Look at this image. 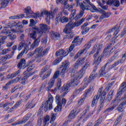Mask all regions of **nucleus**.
Here are the masks:
<instances>
[{
  "instance_id": "nucleus-1",
  "label": "nucleus",
  "mask_w": 126,
  "mask_h": 126,
  "mask_svg": "<svg viewBox=\"0 0 126 126\" xmlns=\"http://www.w3.org/2000/svg\"><path fill=\"white\" fill-rule=\"evenodd\" d=\"M89 66V63H86L80 70L78 73L74 75V76L71 79V82L70 84H67L66 85H64L61 90V93H63L61 94V97H64L66 94L68 93V88L70 86H77L78 84L80 83L79 79L83 76L84 73H85V70L88 68Z\"/></svg>"
},
{
  "instance_id": "nucleus-2",
  "label": "nucleus",
  "mask_w": 126,
  "mask_h": 126,
  "mask_svg": "<svg viewBox=\"0 0 126 126\" xmlns=\"http://www.w3.org/2000/svg\"><path fill=\"white\" fill-rule=\"evenodd\" d=\"M39 26L40 27V31L38 32V38L35 39L34 42L32 44L31 47L32 48H35V47H37L38 45H39V43L41 41V37L43 35V33H46L47 32V31L50 30V27L47 26V25L45 24H40Z\"/></svg>"
},
{
  "instance_id": "nucleus-3",
  "label": "nucleus",
  "mask_w": 126,
  "mask_h": 126,
  "mask_svg": "<svg viewBox=\"0 0 126 126\" xmlns=\"http://www.w3.org/2000/svg\"><path fill=\"white\" fill-rule=\"evenodd\" d=\"M68 55V51L67 49H65L64 51L63 50L61 49L59 50L58 51H57L56 53V57H59L57 59H56L54 62L53 63L54 65H56V64H58L59 63L62 62V60H63V57H66Z\"/></svg>"
},
{
  "instance_id": "nucleus-4",
  "label": "nucleus",
  "mask_w": 126,
  "mask_h": 126,
  "mask_svg": "<svg viewBox=\"0 0 126 126\" xmlns=\"http://www.w3.org/2000/svg\"><path fill=\"white\" fill-rule=\"evenodd\" d=\"M86 109L83 112V113L81 115L80 117V121L82 122H84L86 121L90 116H92L94 114V111H89V109H90V106L87 105L86 107Z\"/></svg>"
},
{
  "instance_id": "nucleus-5",
  "label": "nucleus",
  "mask_w": 126,
  "mask_h": 126,
  "mask_svg": "<svg viewBox=\"0 0 126 126\" xmlns=\"http://www.w3.org/2000/svg\"><path fill=\"white\" fill-rule=\"evenodd\" d=\"M50 50V48H46L44 49L42 47H39L36 48L34 51L35 58H40V57H43L44 55L47 54Z\"/></svg>"
},
{
  "instance_id": "nucleus-6",
  "label": "nucleus",
  "mask_w": 126,
  "mask_h": 126,
  "mask_svg": "<svg viewBox=\"0 0 126 126\" xmlns=\"http://www.w3.org/2000/svg\"><path fill=\"white\" fill-rule=\"evenodd\" d=\"M54 102V97L51 94H48V100L46 101L45 104V111H48V108L49 110H52L53 109V103Z\"/></svg>"
},
{
  "instance_id": "nucleus-7",
  "label": "nucleus",
  "mask_w": 126,
  "mask_h": 126,
  "mask_svg": "<svg viewBox=\"0 0 126 126\" xmlns=\"http://www.w3.org/2000/svg\"><path fill=\"white\" fill-rule=\"evenodd\" d=\"M25 13L27 18H37V17H39V13L33 12L32 10H31V7L29 6L25 9Z\"/></svg>"
},
{
  "instance_id": "nucleus-8",
  "label": "nucleus",
  "mask_w": 126,
  "mask_h": 126,
  "mask_svg": "<svg viewBox=\"0 0 126 126\" xmlns=\"http://www.w3.org/2000/svg\"><path fill=\"white\" fill-rule=\"evenodd\" d=\"M90 6H86L83 4V3H80V7L81 9H86L87 10H90L91 12H95L97 11V8L96 6H95L92 3H90Z\"/></svg>"
},
{
  "instance_id": "nucleus-9",
  "label": "nucleus",
  "mask_w": 126,
  "mask_h": 126,
  "mask_svg": "<svg viewBox=\"0 0 126 126\" xmlns=\"http://www.w3.org/2000/svg\"><path fill=\"white\" fill-rule=\"evenodd\" d=\"M32 69H33V68H32V66H31L28 68L26 72H24V74H27V75L22 79V81H21L22 84L23 85L25 84V82H26V80H27V77H29V76H31V75H33V74L36 72V71H34L32 73H28V72H29L30 70H32Z\"/></svg>"
},
{
  "instance_id": "nucleus-10",
  "label": "nucleus",
  "mask_w": 126,
  "mask_h": 126,
  "mask_svg": "<svg viewBox=\"0 0 126 126\" xmlns=\"http://www.w3.org/2000/svg\"><path fill=\"white\" fill-rule=\"evenodd\" d=\"M103 90V88L101 87L99 90L98 92L97 93V94L96 95H95L93 99L92 102V107H94V106H95L97 104V102H98V100L99 99V98L100 97H102V91Z\"/></svg>"
},
{
  "instance_id": "nucleus-11",
  "label": "nucleus",
  "mask_w": 126,
  "mask_h": 126,
  "mask_svg": "<svg viewBox=\"0 0 126 126\" xmlns=\"http://www.w3.org/2000/svg\"><path fill=\"white\" fill-rule=\"evenodd\" d=\"M69 65V62L67 61H65L62 64V65L60 66L61 68H62V71L61 72V74L62 76H64V73H65V71H66V69L68 68V66Z\"/></svg>"
},
{
  "instance_id": "nucleus-12",
  "label": "nucleus",
  "mask_w": 126,
  "mask_h": 126,
  "mask_svg": "<svg viewBox=\"0 0 126 126\" xmlns=\"http://www.w3.org/2000/svg\"><path fill=\"white\" fill-rule=\"evenodd\" d=\"M39 31H41V27H40V29L37 27H34L33 28V31L29 34L30 38L33 39V40H35L37 38L36 32H38V34H39Z\"/></svg>"
},
{
  "instance_id": "nucleus-13",
  "label": "nucleus",
  "mask_w": 126,
  "mask_h": 126,
  "mask_svg": "<svg viewBox=\"0 0 126 126\" xmlns=\"http://www.w3.org/2000/svg\"><path fill=\"white\" fill-rule=\"evenodd\" d=\"M91 47V44L89 43L88 44H86L85 45V48H84L82 50H80L78 52V53L75 56L74 59H77V58H78L79 57H80V56H81V55H82V54H83V53H84V52H86V51H87V50H89V49H90Z\"/></svg>"
},
{
  "instance_id": "nucleus-14",
  "label": "nucleus",
  "mask_w": 126,
  "mask_h": 126,
  "mask_svg": "<svg viewBox=\"0 0 126 126\" xmlns=\"http://www.w3.org/2000/svg\"><path fill=\"white\" fill-rule=\"evenodd\" d=\"M126 55L124 54V55L122 57V58L121 60H118L114 64H113L111 65H110L109 68L110 69L114 68V67H115V66H117V65H118V64H120V63H124V62L126 61Z\"/></svg>"
},
{
  "instance_id": "nucleus-15",
  "label": "nucleus",
  "mask_w": 126,
  "mask_h": 126,
  "mask_svg": "<svg viewBox=\"0 0 126 126\" xmlns=\"http://www.w3.org/2000/svg\"><path fill=\"white\" fill-rule=\"evenodd\" d=\"M13 1V0H1L0 1V4L1 6L0 7V9L1 8H5L9 3H11Z\"/></svg>"
},
{
  "instance_id": "nucleus-16",
  "label": "nucleus",
  "mask_w": 126,
  "mask_h": 126,
  "mask_svg": "<svg viewBox=\"0 0 126 126\" xmlns=\"http://www.w3.org/2000/svg\"><path fill=\"white\" fill-rule=\"evenodd\" d=\"M106 95V92L104 91L102 93V96L100 97V102L98 107V112H100L102 110V108L104 107V100H105V96Z\"/></svg>"
},
{
  "instance_id": "nucleus-17",
  "label": "nucleus",
  "mask_w": 126,
  "mask_h": 126,
  "mask_svg": "<svg viewBox=\"0 0 126 126\" xmlns=\"http://www.w3.org/2000/svg\"><path fill=\"white\" fill-rule=\"evenodd\" d=\"M87 87V85L85 84L83 87L80 88L79 89L76 90L73 93L72 95V98H74V97H76L77 95H78L80 92H82L85 88Z\"/></svg>"
},
{
  "instance_id": "nucleus-18",
  "label": "nucleus",
  "mask_w": 126,
  "mask_h": 126,
  "mask_svg": "<svg viewBox=\"0 0 126 126\" xmlns=\"http://www.w3.org/2000/svg\"><path fill=\"white\" fill-rule=\"evenodd\" d=\"M106 3L107 4H112L115 7H119L120 4H121L119 0H108Z\"/></svg>"
},
{
  "instance_id": "nucleus-19",
  "label": "nucleus",
  "mask_w": 126,
  "mask_h": 126,
  "mask_svg": "<svg viewBox=\"0 0 126 126\" xmlns=\"http://www.w3.org/2000/svg\"><path fill=\"white\" fill-rule=\"evenodd\" d=\"M20 78L19 77L16 78V79L10 81L8 83L6 84V85L3 87V90H6L7 88H8V85H10V84H12V83H17L20 80Z\"/></svg>"
},
{
  "instance_id": "nucleus-20",
  "label": "nucleus",
  "mask_w": 126,
  "mask_h": 126,
  "mask_svg": "<svg viewBox=\"0 0 126 126\" xmlns=\"http://www.w3.org/2000/svg\"><path fill=\"white\" fill-rule=\"evenodd\" d=\"M126 90V82H124L121 84L119 90L118 91L117 94L118 95H121L123 92H125Z\"/></svg>"
},
{
  "instance_id": "nucleus-21",
  "label": "nucleus",
  "mask_w": 126,
  "mask_h": 126,
  "mask_svg": "<svg viewBox=\"0 0 126 126\" xmlns=\"http://www.w3.org/2000/svg\"><path fill=\"white\" fill-rule=\"evenodd\" d=\"M78 112H79L77 111L76 109L72 110L68 116V119H69V120H73V119H74L75 117L77 116Z\"/></svg>"
},
{
  "instance_id": "nucleus-22",
  "label": "nucleus",
  "mask_w": 126,
  "mask_h": 126,
  "mask_svg": "<svg viewBox=\"0 0 126 126\" xmlns=\"http://www.w3.org/2000/svg\"><path fill=\"white\" fill-rule=\"evenodd\" d=\"M99 54V52L97 51L96 53L94 55V64L98 65L101 63V57H99L97 58V56Z\"/></svg>"
},
{
  "instance_id": "nucleus-23",
  "label": "nucleus",
  "mask_w": 126,
  "mask_h": 126,
  "mask_svg": "<svg viewBox=\"0 0 126 126\" xmlns=\"http://www.w3.org/2000/svg\"><path fill=\"white\" fill-rule=\"evenodd\" d=\"M83 38H79V36H77L74 38V40L72 41V44L75 46H78V45H81L82 43Z\"/></svg>"
},
{
  "instance_id": "nucleus-24",
  "label": "nucleus",
  "mask_w": 126,
  "mask_h": 126,
  "mask_svg": "<svg viewBox=\"0 0 126 126\" xmlns=\"http://www.w3.org/2000/svg\"><path fill=\"white\" fill-rule=\"evenodd\" d=\"M59 2L62 3L65 9H67L69 7V4L67 3V0H56V3L57 4Z\"/></svg>"
},
{
  "instance_id": "nucleus-25",
  "label": "nucleus",
  "mask_w": 126,
  "mask_h": 126,
  "mask_svg": "<svg viewBox=\"0 0 126 126\" xmlns=\"http://www.w3.org/2000/svg\"><path fill=\"white\" fill-rule=\"evenodd\" d=\"M18 68L24 69L26 67V61L25 59H22L20 61V62L17 65Z\"/></svg>"
},
{
  "instance_id": "nucleus-26",
  "label": "nucleus",
  "mask_w": 126,
  "mask_h": 126,
  "mask_svg": "<svg viewBox=\"0 0 126 126\" xmlns=\"http://www.w3.org/2000/svg\"><path fill=\"white\" fill-rule=\"evenodd\" d=\"M50 35L52 39H53V40H55V41L58 40L60 36V33H59V32H52L50 33Z\"/></svg>"
},
{
  "instance_id": "nucleus-27",
  "label": "nucleus",
  "mask_w": 126,
  "mask_h": 126,
  "mask_svg": "<svg viewBox=\"0 0 126 126\" xmlns=\"http://www.w3.org/2000/svg\"><path fill=\"white\" fill-rule=\"evenodd\" d=\"M97 69V68L94 69L93 71L92 72V74L90 76L88 80V82H90L92 81L94 79H95L96 78V76H97V74L95 73V72L96 71V70Z\"/></svg>"
},
{
  "instance_id": "nucleus-28",
  "label": "nucleus",
  "mask_w": 126,
  "mask_h": 126,
  "mask_svg": "<svg viewBox=\"0 0 126 126\" xmlns=\"http://www.w3.org/2000/svg\"><path fill=\"white\" fill-rule=\"evenodd\" d=\"M23 17H24V14H20L19 15L11 16L9 17V19L12 20V19H19L20 18H23Z\"/></svg>"
},
{
  "instance_id": "nucleus-29",
  "label": "nucleus",
  "mask_w": 126,
  "mask_h": 126,
  "mask_svg": "<svg viewBox=\"0 0 126 126\" xmlns=\"http://www.w3.org/2000/svg\"><path fill=\"white\" fill-rule=\"evenodd\" d=\"M84 20H85V19L82 18L81 20L76 21L75 23H74L75 27H78V26H80V25H81V24L84 22Z\"/></svg>"
},
{
  "instance_id": "nucleus-30",
  "label": "nucleus",
  "mask_w": 126,
  "mask_h": 126,
  "mask_svg": "<svg viewBox=\"0 0 126 126\" xmlns=\"http://www.w3.org/2000/svg\"><path fill=\"white\" fill-rule=\"evenodd\" d=\"M107 65V64H105ZM106 65L104 67H102L100 70L99 71V75L101 77H103L106 75V72H105V69H106Z\"/></svg>"
},
{
  "instance_id": "nucleus-31",
  "label": "nucleus",
  "mask_w": 126,
  "mask_h": 126,
  "mask_svg": "<svg viewBox=\"0 0 126 126\" xmlns=\"http://www.w3.org/2000/svg\"><path fill=\"white\" fill-rule=\"evenodd\" d=\"M63 32L64 33H66V34H70V33L72 32V29H71V28L66 25L64 29Z\"/></svg>"
},
{
  "instance_id": "nucleus-32",
  "label": "nucleus",
  "mask_w": 126,
  "mask_h": 126,
  "mask_svg": "<svg viewBox=\"0 0 126 126\" xmlns=\"http://www.w3.org/2000/svg\"><path fill=\"white\" fill-rule=\"evenodd\" d=\"M69 18H68V17H66L65 16H63L62 18H60V21L62 23H67V22H68V21H69Z\"/></svg>"
},
{
  "instance_id": "nucleus-33",
  "label": "nucleus",
  "mask_w": 126,
  "mask_h": 126,
  "mask_svg": "<svg viewBox=\"0 0 126 126\" xmlns=\"http://www.w3.org/2000/svg\"><path fill=\"white\" fill-rule=\"evenodd\" d=\"M84 14V9H82V10H81L79 14H78L74 18L75 20H77L78 19H79V18H81V17L83 16Z\"/></svg>"
},
{
  "instance_id": "nucleus-34",
  "label": "nucleus",
  "mask_w": 126,
  "mask_h": 126,
  "mask_svg": "<svg viewBox=\"0 0 126 126\" xmlns=\"http://www.w3.org/2000/svg\"><path fill=\"white\" fill-rule=\"evenodd\" d=\"M51 73H52V69H49L47 71V72L43 75L42 77L43 80H44V79H46V78H48V77H49V76L51 75Z\"/></svg>"
},
{
  "instance_id": "nucleus-35",
  "label": "nucleus",
  "mask_w": 126,
  "mask_h": 126,
  "mask_svg": "<svg viewBox=\"0 0 126 126\" xmlns=\"http://www.w3.org/2000/svg\"><path fill=\"white\" fill-rule=\"evenodd\" d=\"M57 118V114L54 113H51L50 116V123L52 124L53 122L56 121V119Z\"/></svg>"
},
{
  "instance_id": "nucleus-36",
  "label": "nucleus",
  "mask_w": 126,
  "mask_h": 126,
  "mask_svg": "<svg viewBox=\"0 0 126 126\" xmlns=\"http://www.w3.org/2000/svg\"><path fill=\"white\" fill-rule=\"evenodd\" d=\"M55 101L57 104H62V97L60 95L57 94L55 97Z\"/></svg>"
},
{
  "instance_id": "nucleus-37",
  "label": "nucleus",
  "mask_w": 126,
  "mask_h": 126,
  "mask_svg": "<svg viewBox=\"0 0 126 126\" xmlns=\"http://www.w3.org/2000/svg\"><path fill=\"white\" fill-rule=\"evenodd\" d=\"M61 111H62V104L58 103L57 107L54 108V112L58 113Z\"/></svg>"
},
{
  "instance_id": "nucleus-38",
  "label": "nucleus",
  "mask_w": 126,
  "mask_h": 126,
  "mask_svg": "<svg viewBox=\"0 0 126 126\" xmlns=\"http://www.w3.org/2000/svg\"><path fill=\"white\" fill-rule=\"evenodd\" d=\"M19 73H20V70H18L15 73H14L11 74L10 75H9L8 76H10V77L7 76V78H13V77H15V76H16L17 75H18V74H19Z\"/></svg>"
},
{
  "instance_id": "nucleus-39",
  "label": "nucleus",
  "mask_w": 126,
  "mask_h": 126,
  "mask_svg": "<svg viewBox=\"0 0 126 126\" xmlns=\"http://www.w3.org/2000/svg\"><path fill=\"white\" fill-rule=\"evenodd\" d=\"M55 79L52 78L51 79H50L48 85L49 87H53L54 85H55Z\"/></svg>"
},
{
  "instance_id": "nucleus-40",
  "label": "nucleus",
  "mask_w": 126,
  "mask_h": 126,
  "mask_svg": "<svg viewBox=\"0 0 126 126\" xmlns=\"http://www.w3.org/2000/svg\"><path fill=\"white\" fill-rule=\"evenodd\" d=\"M52 18H53V15H52V13L47 15L46 18H45V20L47 24H50V19H52Z\"/></svg>"
},
{
  "instance_id": "nucleus-41",
  "label": "nucleus",
  "mask_w": 126,
  "mask_h": 126,
  "mask_svg": "<svg viewBox=\"0 0 126 126\" xmlns=\"http://www.w3.org/2000/svg\"><path fill=\"white\" fill-rule=\"evenodd\" d=\"M26 107L29 109H32L35 107V104L32 101H30L27 104Z\"/></svg>"
},
{
  "instance_id": "nucleus-42",
  "label": "nucleus",
  "mask_w": 126,
  "mask_h": 126,
  "mask_svg": "<svg viewBox=\"0 0 126 126\" xmlns=\"http://www.w3.org/2000/svg\"><path fill=\"white\" fill-rule=\"evenodd\" d=\"M9 52H10V48L4 49L2 50L1 55H6V54H8Z\"/></svg>"
},
{
  "instance_id": "nucleus-43",
  "label": "nucleus",
  "mask_w": 126,
  "mask_h": 126,
  "mask_svg": "<svg viewBox=\"0 0 126 126\" xmlns=\"http://www.w3.org/2000/svg\"><path fill=\"white\" fill-rule=\"evenodd\" d=\"M68 27L73 29L74 28L75 25H74V23H73L72 21H70L69 23H67V24L66 25Z\"/></svg>"
},
{
  "instance_id": "nucleus-44",
  "label": "nucleus",
  "mask_w": 126,
  "mask_h": 126,
  "mask_svg": "<svg viewBox=\"0 0 126 126\" xmlns=\"http://www.w3.org/2000/svg\"><path fill=\"white\" fill-rule=\"evenodd\" d=\"M50 120H51V118L50 116L47 115L44 117V119L43 120L44 123L49 124L48 122H49Z\"/></svg>"
},
{
  "instance_id": "nucleus-45",
  "label": "nucleus",
  "mask_w": 126,
  "mask_h": 126,
  "mask_svg": "<svg viewBox=\"0 0 126 126\" xmlns=\"http://www.w3.org/2000/svg\"><path fill=\"white\" fill-rule=\"evenodd\" d=\"M95 48H97V52H99L102 48H103V44H99L98 43H96L94 45Z\"/></svg>"
},
{
  "instance_id": "nucleus-46",
  "label": "nucleus",
  "mask_w": 126,
  "mask_h": 126,
  "mask_svg": "<svg viewBox=\"0 0 126 126\" xmlns=\"http://www.w3.org/2000/svg\"><path fill=\"white\" fill-rule=\"evenodd\" d=\"M48 69H49V66H46L44 68H43L42 70L40 72V77H42V75H43V74L44 73V72H45V71H46L47 70H48Z\"/></svg>"
},
{
  "instance_id": "nucleus-47",
  "label": "nucleus",
  "mask_w": 126,
  "mask_h": 126,
  "mask_svg": "<svg viewBox=\"0 0 126 126\" xmlns=\"http://www.w3.org/2000/svg\"><path fill=\"white\" fill-rule=\"evenodd\" d=\"M59 76H60V71H56L55 72L53 77L52 78L55 80V79H57V78H58V77H59Z\"/></svg>"
},
{
  "instance_id": "nucleus-48",
  "label": "nucleus",
  "mask_w": 126,
  "mask_h": 126,
  "mask_svg": "<svg viewBox=\"0 0 126 126\" xmlns=\"http://www.w3.org/2000/svg\"><path fill=\"white\" fill-rule=\"evenodd\" d=\"M25 45V43H24L23 42L20 43L18 46V51H21V50H22V48H23V47H24Z\"/></svg>"
},
{
  "instance_id": "nucleus-49",
  "label": "nucleus",
  "mask_w": 126,
  "mask_h": 126,
  "mask_svg": "<svg viewBox=\"0 0 126 126\" xmlns=\"http://www.w3.org/2000/svg\"><path fill=\"white\" fill-rule=\"evenodd\" d=\"M111 51H109V47L105 48L104 49L103 53L105 55H107V56H110L111 55Z\"/></svg>"
},
{
  "instance_id": "nucleus-50",
  "label": "nucleus",
  "mask_w": 126,
  "mask_h": 126,
  "mask_svg": "<svg viewBox=\"0 0 126 126\" xmlns=\"http://www.w3.org/2000/svg\"><path fill=\"white\" fill-rule=\"evenodd\" d=\"M122 118H123V115L122 114L120 115L119 117H118V118L117 119L115 123V126H117V125L119 124V122H120V121H121V120H122Z\"/></svg>"
},
{
  "instance_id": "nucleus-51",
  "label": "nucleus",
  "mask_w": 126,
  "mask_h": 126,
  "mask_svg": "<svg viewBox=\"0 0 126 126\" xmlns=\"http://www.w3.org/2000/svg\"><path fill=\"white\" fill-rule=\"evenodd\" d=\"M7 37L6 36H0V46H1L3 44V40H5Z\"/></svg>"
},
{
  "instance_id": "nucleus-52",
  "label": "nucleus",
  "mask_w": 126,
  "mask_h": 126,
  "mask_svg": "<svg viewBox=\"0 0 126 126\" xmlns=\"http://www.w3.org/2000/svg\"><path fill=\"white\" fill-rule=\"evenodd\" d=\"M74 36V33L71 32L70 33H68L66 35V39H71V38H73V36Z\"/></svg>"
},
{
  "instance_id": "nucleus-53",
  "label": "nucleus",
  "mask_w": 126,
  "mask_h": 126,
  "mask_svg": "<svg viewBox=\"0 0 126 126\" xmlns=\"http://www.w3.org/2000/svg\"><path fill=\"white\" fill-rule=\"evenodd\" d=\"M115 108H116V106H113L108 107L107 109L105 110V112H112V111H113V110H114Z\"/></svg>"
},
{
  "instance_id": "nucleus-54",
  "label": "nucleus",
  "mask_w": 126,
  "mask_h": 126,
  "mask_svg": "<svg viewBox=\"0 0 126 126\" xmlns=\"http://www.w3.org/2000/svg\"><path fill=\"white\" fill-rule=\"evenodd\" d=\"M30 25H29V26L30 27H31L32 26H34V25H36V22H35V21H34L33 19H30Z\"/></svg>"
},
{
  "instance_id": "nucleus-55",
  "label": "nucleus",
  "mask_w": 126,
  "mask_h": 126,
  "mask_svg": "<svg viewBox=\"0 0 126 126\" xmlns=\"http://www.w3.org/2000/svg\"><path fill=\"white\" fill-rule=\"evenodd\" d=\"M62 86V79L59 78L58 79V83L57 88L60 89V88Z\"/></svg>"
},
{
  "instance_id": "nucleus-56",
  "label": "nucleus",
  "mask_w": 126,
  "mask_h": 126,
  "mask_svg": "<svg viewBox=\"0 0 126 126\" xmlns=\"http://www.w3.org/2000/svg\"><path fill=\"white\" fill-rule=\"evenodd\" d=\"M12 58V55H6L2 57L3 60H8L9 59H11Z\"/></svg>"
},
{
  "instance_id": "nucleus-57",
  "label": "nucleus",
  "mask_w": 126,
  "mask_h": 126,
  "mask_svg": "<svg viewBox=\"0 0 126 126\" xmlns=\"http://www.w3.org/2000/svg\"><path fill=\"white\" fill-rule=\"evenodd\" d=\"M93 91H94V89H93V86H91L90 89H89L88 90L85 91V94H88V93H89V92H93Z\"/></svg>"
},
{
  "instance_id": "nucleus-58",
  "label": "nucleus",
  "mask_w": 126,
  "mask_h": 126,
  "mask_svg": "<svg viewBox=\"0 0 126 126\" xmlns=\"http://www.w3.org/2000/svg\"><path fill=\"white\" fill-rule=\"evenodd\" d=\"M9 39L10 40H15V39H16V35L14 34H9Z\"/></svg>"
},
{
  "instance_id": "nucleus-59",
  "label": "nucleus",
  "mask_w": 126,
  "mask_h": 126,
  "mask_svg": "<svg viewBox=\"0 0 126 126\" xmlns=\"http://www.w3.org/2000/svg\"><path fill=\"white\" fill-rule=\"evenodd\" d=\"M76 45H75L73 43V44H71L69 49H67V51L68 52V54H69L70 52H72V51L73 50V49H74V47Z\"/></svg>"
},
{
  "instance_id": "nucleus-60",
  "label": "nucleus",
  "mask_w": 126,
  "mask_h": 126,
  "mask_svg": "<svg viewBox=\"0 0 126 126\" xmlns=\"http://www.w3.org/2000/svg\"><path fill=\"white\" fill-rule=\"evenodd\" d=\"M51 13H49L48 11L46 10H44L42 11V12L40 14L41 16H43V15L44 14V15H48V14H50Z\"/></svg>"
},
{
  "instance_id": "nucleus-61",
  "label": "nucleus",
  "mask_w": 126,
  "mask_h": 126,
  "mask_svg": "<svg viewBox=\"0 0 126 126\" xmlns=\"http://www.w3.org/2000/svg\"><path fill=\"white\" fill-rule=\"evenodd\" d=\"M33 56H34V57H35L34 52H31L27 55V59H30V58H32V57H33Z\"/></svg>"
},
{
  "instance_id": "nucleus-62",
  "label": "nucleus",
  "mask_w": 126,
  "mask_h": 126,
  "mask_svg": "<svg viewBox=\"0 0 126 126\" xmlns=\"http://www.w3.org/2000/svg\"><path fill=\"white\" fill-rule=\"evenodd\" d=\"M90 29L89 28H86L85 29H84L82 32V35H85V34H86V33H87L88 31H89Z\"/></svg>"
},
{
  "instance_id": "nucleus-63",
  "label": "nucleus",
  "mask_w": 126,
  "mask_h": 126,
  "mask_svg": "<svg viewBox=\"0 0 126 126\" xmlns=\"http://www.w3.org/2000/svg\"><path fill=\"white\" fill-rule=\"evenodd\" d=\"M15 26V23H9V24H7V28H12V27H13L14 26Z\"/></svg>"
},
{
  "instance_id": "nucleus-64",
  "label": "nucleus",
  "mask_w": 126,
  "mask_h": 126,
  "mask_svg": "<svg viewBox=\"0 0 126 126\" xmlns=\"http://www.w3.org/2000/svg\"><path fill=\"white\" fill-rule=\"evenodd\" d=\"M101 123H102V120L101 119H98L94 124V126H99V125L101 124Z\"/></svg>"
}]
</instances>
